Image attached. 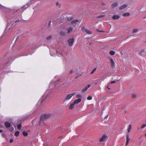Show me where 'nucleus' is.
Segmentation results:
<instances>
[{"label":"nucleus","instance_id":"1","mask_svg":"<svg viewBox=\"0 0 146 146\" xmlns=\"http://www.w3.org/2000/svg\"><path fill=\"white\" fill-rule=\"evenodd\" d=\"M59 80H60L58 79L57 80H54L52 81L49 85V88H54L55 87L58 86V82Z\"/></svg>","mask_w":146,"mask_h":146},{"label":"nucleus","instance_id":"2","mask_svg":"<svg viewBox=\"0 0 146 146\" xmlns=\"http://www.w3.org/2000/svg\"><path fill=\"white\" fill-rule=\"evenodd\" d=\"M50 115L48 114H43L41 116L39 123L40 124H41V123L46 119L50 117Z\"/></svg>","mask_w":146,"mask_h":146},{"label":"nucleus","instance_id":"3","mask_svg":"<svg viewBox=\"0 0 146 146\" xmlns=\"http://www.w3.org/2000/svg\"><path fill=\"white\" fill-rule=\"evenodd\" d=\"M75 94L74 93H73L68 94L64 98V101L65 102L70 99L72 97V96L74 95Z\"/></svg>","mask_w":146,"mask_h":146},{"label":"nucleus","instance_id":"4","mask_svg":"<svg viewBox=\"0 0 146 146\" xmlns=\"http://www.w3.org/2000/svg\"><path fill=\"white\" fill-rule=\"evenodd\" d=\"M107 138V136L105 135H103L99 139V141L101 142L105 141Z\"/></svg>","mask_w":146,"mask_h":146},{"label":"nucleus","instance_id":"5","mask_svg":"<svg viewBox=\"0 0 146 146\" xmlns=\"http://www.w3.org/2000/svg\"><path fill=\"white\" fill-rule=\"evenodd\" d=\"M31 5V3H27L26 5H24L21 8V9L22 10L23 12L26 9L27 7Z\"/></svg>","mask_w":146,"mask_h":146},{"label":"nucleus","instance_id":"6","mask_svg":"<svg viewBox=\"0 0 146 146\" xmlns=\"http://www.w3.org/2000/svg\"><path fill=\"white\" fill-rule=\"evenodd\" d=\"M74 39L73 38H70L68 40L69 46H71L72 45L74 42Z\"/></svg>","mask_w":146,"mask_h":146},{"label":"nucleus","instance_id":"7","mask_svg":"<svg viewBox=\"0 0 146 146\" xmlns=\"http://www.w3.org/2000/svg\"><path fill=\"white\" fill-rule=\"evenodd\" d=\"M82 29L84 30L88 34H92V32L89 30L86 29L84 27H82Z\"/></svg>","mask_w":146,"mask_h":146},{"label":"nucleus","instance_id":"8","mask_svg":"<svg viewBox=\"0 0 146 146\" xmlns=\"http://www.w3.org/2000/svg\"><path fill=\"white\" fill-rule=\"evenodd\" d=\"M81 99L82 98H78L77 100H75L73 102L75 104H78L81 101Z\"/></svg>","mask_w":146,"mask_h":146},{"label":"nucleus","instance_id":"9","mask_svg":"<svg viewBox=\"0 0 146 146\" xmlns=\"http://www.w3.org/2000/svg\"><path fill=\"white\" fill-rule=\"evenodd\" d=\"M91 86V85L90 84H88L87 85L85 88H83L82 91L83 92H84L86 91L89 88H90Z\"/></svg>","mask_w":146,"mask_h":146},{"label":"nucleus","instance_id":"10","mask_svg":"<svg viewBox=\"0 0 146 146\" xmlns=\"http://www.w3.org/2000/svg\"><path fill=\"white\" fill-rule=\"evenodd\" d=\"M119 18V16L118 15H114L112 17V19L114 20L118 19Z\"/></svg>","mask_w":146,"mask_h":146},{"label":"nucleus","instance_id":"11","mask_svg":"<svg viewBox=\"0 0 146 146\" xmlns=\"http://www.w3.org/2000/svg\"><path fill=\"white\" fill-rule=\"evenodd\" d=\"M110 62L111 67L113 68L114 66V62L112 58H110Z\"/></svg>","mask_w":146,"mask_h":146},{"label":"nucleus","instance_id":"12","mask_svg":"<svg viewBox=\"0 0 146 146\" xmlns=\"http://www.w3.org/2000/svg\"><path fill=\"white\" fill-rule=\"evenodd\" d=\"M5 126L7 128H9L11 126V123L8 122H6L5 123Z\"/></svg>","mask_w":146,"mask_h":146},{"label":"nucleus","instance_id":"13","mask_svg":"<svg viewBox=\"0 0 146 146\" xmlns=\"http://www.w3.org/2000/svg\"><path fill=\"white\" fill-rule=\"evenodd\" d=\"M75 104L74 102L71 104L69 106V108L70 109H73L74 107Z\"/></svg>","mask_w":146,"mask_h":146},{"label":"nucleus","instance_id":"14","mask_svg":"<svg viewBox=\"0 0 146 146\" xmlns=\"http://www.w3.org/2000/svg\"><path fill=\"white\" fill-rule=\"evenodd\" d=\"M127 7V5H125V4L119 7V9L120 10H122V9H125V8L126 7Z\"/></svg>","mask_w":146,"mask_h":146},{"label":"nucleus","instance_id":"15","mask_svg":"<svg viewBox=\"0 0 146 146\" xmlns=\"http://www.w3.org/2000/svg\"><path fill=\"white\" fill-rule=\"evenodd\" d=\"M109 74V73H108L107 74H106L101 79V80H104L105 79H106L107 77V76L108 75V74Z\"/></svg>","mask_w":146,"mask_h":146},{"label":"nucleus","instance_id":"16","mask_svg":"<svg viewBox=\"0 0 146 146\" xmlns=\"http://www.w3.org/2000/svg\"><path fill=\"white\" fill-rule=\"evenodd\" d=\"M118 5V3L117 2H115L112 3V6L113 8H115Z\"/></svg>","mask_w":146,"mask_h":146},{"label":"nucleus","instance_id":"17","mask_svg":"<svg viewBox=\"0 0 146 146\" xmlns=\"http://www.w3.org/2000/svg\"><path fill=\"white\" fill-rule=\"evenodd\" d=\"M79 22V21L77 19H75L73 20H72L71 21V23H76L77 22Z\"/></svg>","mask_w":146,"mask_h":146},{"label":"nucleus","instance_id":"18","mask_svg":"<svg viewBox=\"0 0 146 146\" xmlns=\"http://www.w3.org/2000/svg\"><path fill=\"white\" fill-rule=\"evenodd\" d=\"M131 128H132L131 125H129V128H128V129H127V132L128 133L130 132L131 130Z\"/></svg>","mask_w":146,"mask_h":146},{"label":"nucleus","instance_id":"19","mask_svg":"<svg viewBox=\"0 0 146 146\" xmlns=\"http://www.w3.org/2000/svg\"><path fill=\"white\" fill-rule=\"evenodd\" d=\"M23 134L25 136H26L28 135V133L26 131H23Z\"/></svg>","mask_w":146,"mask_h":146},{"label":"nucleus","instance_id":"20","mask_svg":"<svg viewBox=\"0 0 146 146\" xmlns=\"http://www.w3.org/2000/svg\"><path fill=\"white\" fill-rule=\"evenodd\" d=\"M72 27H70L68 29V32L67 33H70V32H71L72 31Z\"/></svg>","mask_w":146,"mask_h":146},{"label":"nucleus","instance_id":"21","mask_svg":"<svg viewBox=\"0 0 146 146\" xmlns=\"http://www.w3.org/2000/svg\"><path fill=\"white\" fill-rule=\"evenodd\" d=\"M115 54V52L113 50H111L110 52V55H114Z\"/></svg>","mask_w":146,"mask_h":146},{"label":"nucleus","instance_id":"22","mask_svg":"<svg viewBox=\"0 0 146 146\" xmlns=\"http://www.w3.org/2000/svg\"><path fill=\"white\" fill-rule=\"evenodd\" d=\"M53 50H54V49L53 48L51 49L50 50V54L51 56H54V54H53L52 53V51H53Z\"/></svg>","mask_w":146,"mask_h":146},{"label":"nucleus","instance_id":"23","mask_svg":"<svg viewBox=\"0 0 146 146\" xmlns=\"http://www.w3.org/2000/svg\"><path fill=\"white\" fill-rule=\"evenodd\" d=\"M17 128L19 129H20L21 128V123H19V124L17 126Z\"/></svg>","mask_w":146,"mask_h":146},{"label":"nucleus","instance_id":"24","mask_svg":"<svg viewBox=\"0 0 146 146\" xmlns=\"http://www.w3.org/2000/svg\"><path fill=\"white\" fill-rule=\"evenodd\" d=\"M130 13H124L123 14V16L124 17H127L129 16L130 15Z\"/></svg>","mask_w":146,"mask_h":146},{"label":"nucleus","instance_id":"25","mask_svg":"<svg viewBox=\"0 0 146 146\" xmlns=\"http://www.w3.org/2000/svg\"><path fill=\"white\" fill-rule=\"evenodd\" d=\"M19 134V131H16L15 134V135L16 136H18Z\"/></svg>","mask_w":146,"mask_h":146},{"label":"nucleus","instance_id":"26","mask_svg":"<svg viewBox=\"0 0 146 146\" xmlns=\"http://www.w3.org/2000/svg\"><path fill=\"white\" fill-rule=\"evenodd\" d=\"M52 36L51 35H49L46 37V39L48 40H49L51 38Z\"/></svg>","mask_w":146,"mask_h":146},{"label":"nucleus","instance_id":"27","mask_svg":"<svg viewBox=\"0 0 146 146\" xmlns=\"http://www.w3.org/2000/svg\"><path fill=\"white\" fill-rule=\"evenodd\" d=\"M76 97L77 98H81L82 97V95L80 94H78L76 95Z\"/></svg>","mask_w":146,"mask_h":146},{"label":"nucleus","instance_id":"28","mask_svg":"<svg viewBox=\"0 0 146 146\" xmlns=\"http://www.w3.org/2000/svg\"><path fill=\"white\" fill-rule=\"evenodd\" d=\"M127 141H129L130 140V138L129 137V136L128 135H127Z\"/></svg>","mask_w":146,"mask_h":146},{"label":"nucleus","instance_id":"29","mask_svg":"<svg viewBox=\"0 0 146 146\" xmlns=\"http://www.w3.org/2000/svg\"><path fill=\"white\" fill-rule=\"evenodd\" d=\"M144 49H143V50H141V51H139L138 53L139 54H142V53L144 52Z\"/></svg>","mask_w":146,"mask_h":146},{"label":"nucleus","instance_id":"30","mask_svg":"<svg viewBox=\"0 0 146 146\" xmlns=\"http://www.w3.org/2000/svg\"><path fill=\"white\" fill-rule=\"evenodd\" d=\"M96 68H94V69L91 72V74H93L94 72L96 70Z\"/></svg>","mask_w":146,"mask_h":146},{"label":"nucleus","instance_id":"31","mask_svg":"<svg viewBox=\"0 0 146 146\" xmlns=\"http://www.w3.org/2000/svg\"><path fill=\"white\" fill-rule=\"evenodd\" d=\"M92 97L91 96H88L87 98V100H91L92 99Z\"/></svg>","mask_w":146,"mask_h":146},{"label":"nucleus","instance_id":"32","mask_svg":"<svg viewBox=\"0 0 146 146\" xmlns=\"http://www.w3.org/2000/svg\"><path fill=\"white\" fill-rule=\"evenodd\" d=\"M104 16H105V15H100L98 16L97 17H96V18H101V17H103Z\"/></svg>","mask_w":146,"mask_h":146},{"label":"nucleus","instance_id":"33","mask_svg":"<svg viewBox=\"0 0 146 146\" xmlns=\"http://www.w3.org/2000/svg\"><path fill=\"white\" fill-rule=\"evenodd\" d=\"M72 19V17H69L67 18V20L68 21H70Z\"/></svg>","mask_w":146,"mask_h":146},{"label":"nucleus","instance_id":"34","mask_svg":"<svg viewBox=\"0 0 146 146\" xmlns=\"http://www.w3.org/2000/svg\"><path fill=\"white\" fill-rule=\"evenodd\" d=\"M145 127H146V125L145 124H143L141 127V128H143Z\"/></svg>","mask_w":146,"mask_h":146},{"label":"nucleus","instance_id":"35","mask_svg":"<svg viewBox=\"0 0 146 146\" xmlns=\"http://www.w3.org/2000/svg\"><path fill=\"white\" fill-rule=\"evenodd\" d=\"M138 31V30L137 29H134L133 30V33H136V32H137Z\"/></svg>","mask_w":146,"mask_h":146},{"label":"nucleus","instance_id":"36","mask_svg":"<svg viewBox=\"0 0 146 146\" xmlns=\"http://www.w3.org/2000/svg\"><path fill=\"white\" fill-rule=\"evenodd\" d=\"M13 141V139H11L10 140V143H12Z\"/></svg>","mask_w":146,"mask_h":146},{"label":"nucleus","instance_id":"37","mask_svg":"<svg viewBox=\"0 0 146 146\" xmlns=\"http://www.w3.org/2000/svg\"><path fill=\"white\" fill-rule=\"evenodd\" d=\"M115 81H112L110 83L111 84H113V83H115Z\"/></svg>","mask_w":146,"mask_h":146},{"label":"nucleus","instance_id":"38","mask_svg":"<svg viewBox=\"0 0 146 146\" xmlns=\"http://www.w3.org/2000/svg\"><path fill=\"white\" fill-rule=\"evenodd\" d=\"M60 55L62 56H65V55H64L62 53H61L60 54Z\"/></svg>","mask_w":146,"mask_h":146},{"label":"nucleus","instance_id":"39","mask_svg":"<svg viewBox=\"0 0 146 146\" xmlns=\"http://www.w3.org/2000/svg\"><path fill=\"white\" fill-rule=\"evenodd\" d=\"M60 34L61 35H64V33L63 32H60Z\"/></svg>","mask_w":146,"mask_h":146},{"label":"nucleus","instance_id":"40","mask_svg":"<svg viewBox=\"0 0 146 146\" xmlns=\"http://www.w3.org/2000/svg\"><path fill=\"white\" fill-rule=\"evenodd\" d=\"M73 72V70H71L70 71V74H71V73H72Z\"/></svg>","mask_w":146,"mask_h":146},{"label":"nucleus","instance_id":"41","mask_svg":"<svg viewBox=\"0 0 146 146\" xmlns=\"http://www.w3.org/2000/svg\"><path fill=\"white\" fill-rule=\"evenodd\" d=\"M129 141H126V145L127 146L128 144V142H129Z\"/></svg>","mask_w":146,"mask_h":146},{"label":"nucleus","instance_id":"42","mask_svg":"<svg viewBox=\"0 0 146 146\" xmlns=\"http://www.w3.org/2000/svg\"><path fill=\"white\" fill-rule=\"evenodd\" d=\"M58 4H59V3H58V2H56V6H58Z\"/></svg>","mask_w":146,"mask_h":146},{"label":"nucleus","instance_id":"43","mask_svg":"<svg viewBox=\"0 0 146 146\" xmlns=\"http://www.w3.org/2000/svg\"><path fill=\"white\" fill-rule=\"evenodd\" d=\"M3 126L0 123V127H3Z\"/></svg>","mask_w":146,"mask_h":146},{"label":"nucleus","instance_id":"44","mask_svg":"<svg viewBox=\"0 0 146 146\" xmlns=\"http://www.w3.org/2000/svg\"><path fill=\"white\" fill-rule=\"evenodd\" d=\"M132 96L133 98H135L136 96V95H133Z\"/></svg>","mask_w":146,"mask_h":146},{"label":"nucleus","instance_id":"45","mask_svg":"<svg viewBox=\"0 0 146 146\" xmlns=\"http://www.w3.org/2000/svg\"><path fill=\"white\" fill-rule=\"evenodd\" d=\"M108 115H107L106 117H105V118H107L108 117Z\"/></svg>","mask_w":146,"mask_h":146},{"label":"nucleus","instance_id":"46","mask_svg":"<svg viewBox=\"0 0 146 146\" xmlns=\"http://www.w3.org/2000/svg\"><path fill=\"white\" fill-rule=\"evenodd\" d=\"M3 132V130L0 129V133H1Z\"/></svg>","mask_w":146,"mask_h":146},{"label":"nucleus","instance_id":"47","mask_svg":"<svg viewBox=\"0 0 146 146\" xmlns=\"http://www.w3.org/2000/svg\"><path fill=\"white\" fill-rule=\"evenodd\" d=\"M19 21H20L19 20H17L15 21V22H17Z\"/></svg>","mask_w":146,"mask_h":146},{"label":"nucleus","instance_id":"48","mask_svg":"<svg viewBox=\"0 0 146 146\" xmlns=\"http://www.w3.org/2000/svg\"><path fill=\"white\" fill-rule=\"evenodd\" d=\"M19 10V9H17V10H16L15 11V12H17L18 10Z\"/></svg>","mask_w":146,"mask_h":146},{"label":"nucleus","instance_id":"49","mask_svg":"<svg viewBox=\"0 0 146 146\" xmlns=\"http://www.w3.org/2000/svg\"><path fill=\"white\" fill-rule=\"evenodd\" d=\"M79 77V76H76V78H78V77Z\"/></svg>","mask_w":146,"mask_h":146},{"label":"nucleus","instance_id":"50","mask_svg":"<svg viewBox=\"0 0 146 146\" xmlns=\"http://www.w3.org/2000/svg\"><path fill=\"white\" fill-rule=\"evenodd\" d=\"M48 95H47V96H46V97H48Z\"/></svg>","mask_w":146,"mask_h":146},{"label":"nucleus","instance_id":"51","mask_svg":"<svg viewBox=\"0 0 146 146\" xmlns=\"http://www.w3.org/2000/svg\"><path fill=\"white\" fill-rule=\"evenodd\" d=\"M145 137H146V134H145Z\"/></svg>","mask_w":146,"mask_h":146},{"label":"nucleus","instance_id":"52","mask_svg":"<svg viewBox=\"0 0 146 146\" xmlns=\"http://www.w3.org/2000/svg\"><path fill=\"white\" fill-rule=\"evenodd\" d=\"M108 89H110V88H109V87H108Z\"/></svg>","mask_w":146,"mask_h":146},{"label":"nucleus","instance_id":"53","mask_svg":"<svg viewBox=\"0 0 146 146\" xmlns=\"http://www.w3.org/2000/svg\"><path fill=\"white\" fill-rule=\"evenodd\" d=\"M42 100L41 101V102H42Z\"/></svg>","mask_w":146,"mask_h":146}]
</instances>
